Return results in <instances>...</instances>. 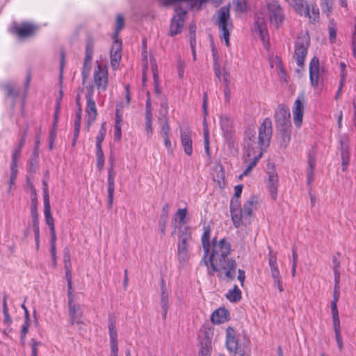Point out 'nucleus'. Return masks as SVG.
Returning a JSON list of instances; mask_svg holds the SVG:
<instances>
[{
    "label": "nucleus",
    "instance_id": "obj_1",
    "mask_svg": "<svg viewBox=\"0 0 356 356\" xmlns=\"http://www.w3.org/2000/svg\"><path fill=\"white\" fill-rule=\"evenodd\" d=\"M210 237L211 229L209 226H204L201 237L204 251L201 263L207 266L209 275H213L218 273L220 277L224 275L227 280H233L236 275V263L229 257L231 252L229 242L225 238L218 241L216 238L210 242Z\"/></svg>",
    "mask_w": 356,
    "mask_h": 356
},
{
    "label": "nucleus",
    "instance_id": "obj_2",
    "mask_svg": "<svg viewBox=\"0 0 356 356\" xmlns=\"http://www.w3.org/2000/svg\"><path fill=\"white\" fill-rule=\"evenodd\" d=\"M272 135V121L268 118H265L259 127L258 141L254 131L248 129L245 131L243 161L247 166L240 175L239 179L247 176L257 165L262 157L264 152L269 146Z\"/></svg>",
    "mask_w": 356,
    "mask_h": 356
},
{
    "label": "nucleus",
    "instance_id": "obj_3",
    "mask_svg": "<svg viewBox=\"0 0 356 356\" xmlns=\"http://www.w3.org/2000/svg\"><path fill=\"white\" fill-rule=\"evenodd\" d=\"M284 19L283 10L277 1H272L267 3L266 8H264L259 13L255 15V21L252 27V31L256 35H257L264 42L268 39L267 31V19L278 28L283 22Z\"/></svg>",
    "mask_w": 356,
    "mask_h": 356
},
{
    "label": "nucleus",
    "instance_id": "obj_4",
    "mask_svg": "<svg viewBox=\"0 0 356 356\" xmlns=\"http://www.w3.org/2000/svg\"><path fill=\"white\" fill-rule=\"evenodd\" d=\"M243 185L234 187V197L230 203V212L232 220L235 227L247 226L250 225L252 211L256 209L257 200L254 197L249 198L241 208L239 197L242 193Z\"/></svg>",
    "mask_w": 356,
    "mask_h": 356
},
{
    "label": "nucleus",
    "instance_id": "obj_5",
    "mask_svg": "<svg viewBox=\"0 0 356 356\" xmlns=\"http://www.w3.org/2000/svg\"><path fill=\"white\" fill-rule=\"evenodd\" d=\"M213 19L220 31V37L224 40L227 47H229V36L233 30V24L230 17V6L221 7L213 16Z\"/></svg>",
    "mask_w": 356,
    "mask_h": 356
},
{
    "label": "nucleus",
    "instance_id": "obj_6",
    "mask_svg": "<svg viewBox=\"0 0 356 356\" xmlns=\"http://www.w3.org/2000/svg\"><path fill=\"white\" fill-rule=\"evenodd\" d=\"M300 15L308 17L314 24L319 19V9L316 3L308 4L305 0H286Z\"/></svg>",
    "mask_w": 356,
    "mask_h": 356
},
{
    "label": "nucleus",
    "instance_id": "obj_7",
    "mask_svg": "<svg viewBox=\"0 0 356 356\" xmlns=\"http://www.w3.org/2000/svg\"><path fill=\"white\" fill-rule=\"evenodd\" d=\"M108 69L106 65L96 62V65L93 72V88L95 87L99 93L104 92L108 86Z\"/></svg>",
    "mask_w": 356,
    "mask_h": 356
},
{
    "label": "nucleus",
    "instance_id": "obj_8",
    "mask_svg": "<svg viewBox=\"0 0 356 356\" xmlns=\"http://www.w3.org/2000/svg\"><path fill=\"white\" fill-rule=\"evenodd\" d=\"M191 235L188 227H184V232L179 236L177 244V259L179 263H185L189 259L188 249Z\"/></svg>",
    "mask_w": 356,
    "mask_h": 356
},
{
    "label": "nucleus",
    "instance_id": "obj_9",
    "mask_svg": "<svg viewBox=\"0 0 356 356\" xmlns=\"http://www.w3.org/2000/svg\"><path fill=\"white\" fill-rule=\"evenodd\" d=\"M309 44V39L307 35L299 37L296 41L293 58L296 64L300 67H302L305 63Z\"/></svg>",
    "mask_w": 356,
    "mask_h": 356
},
{
    "label": "nucleus",
    "instance_id": "obj_10",
    "mask_svg": "<svg viewBox=\"0 0 356 356\" xmlns=\"http://www.w3.org/2000/svg\"><path fill=\"white\" fill-rule=\"evenodd\" d=\"M94 95V90L92 86H90L88 88V91L86 95V124H87V129L88 130L90 126L92 123H93L96 119L97 115V111L96 107V104L93 98Z\"/></svg>",
    "mask_w": 356,
    "mask_h": 356
},
{
    "label": "nucleus",
    "instance_id": "obj_11",
    "mask_svg": "<svg viewBox=\"0 0 356 356\" xmlns=\"http://www.w3.org/2000/svg\"><path fill=\"white\" fill-rule=\"evenodd\" d=\"M186 11L181 8H175V14L172 18L170 25L169 35L175 36L180 33L182 31Z\"/></svg>",
    "mask_w": 356,
    "mask_h": 356
},
{
    "label": "nucleus",
    "instance_id": "obj_12",
    "mask_svg": "<svg viewBox=\"0 0 356 356\" xmlns=\"http://www.w3.org/2000/svg\"><path fill=\"white\" fill-rule=\"evenodd\" d=\"M275 120L280 127H291V114L289 109L284 104H280L275 112Z\"/></svg>",
    "mask_w": 356,
    "mask_h": 356
},
{
    "label": "nucleus",
    "instance_id": "obj_13",
    "mask_svg": "<svg viewBox=\"0 0 356 356\" xmlns=\"http://www.w3.org/2000/svg\"><path fill=\"white\" fill-rule=\"evenodd\" d=\"M38 27L31 23H22L15 25L10 29V32L17 35L19 39H24L32 36Z\"/></svg>",
    "mask_w": 356,
    "mask_h": 356
},
{
    "label": "nucleus",
    "instance_id": "obj_14",
    "mask_svg": "<svg viewBox=\"0 0 356 356\" xmlns=\"http://www.w3.org/2000/svg\"><path fill=\"white\" fill-rule=\"evenodd\" d=\"M305 104V96L303 95H300L296 99L292 108L293 122L297 128H300L302 123Z\"/></svg>",
    "mask_w": 356,
    "mask_h": 356
},
{
    "label": "nucleus",
    "instance_id": "obj_15",
    "mask_svg": "<svg viewBox=\"0 0 356 356\" xmlns=\"http://www.w3.org/2000/svg\"><path fill=\"white\" fill-rule=\"evenodd\" d=\"M168 110V106L167 102H162L161 104V108L159 111V114L162 117H160L159 118V121L161 123V135L162 138H167V136H170V127L168 122V119L167 118Z\"/></svg>",
    "mask_w": 356,
    "mask_h": 356
},
{
    "label": "nucleus",
    "instance_id": "obj_16",
    "mask_svg": "<svg viewBox=\"0 0 356 356\" xmlns=\"http://www.w3.org/2000/svg\"><path fill=\"white\" fill-rule=\"evenodd\" d=\"M226 346L229 351L234 353L236 355H238L240 356L245 355V352H241L238 341L236 337V332L231 327H229L226 330Z\"/></svg>",
    "mask_w": 356,
    "mask_h": 356
},
{
    "label": "nucleus",
    "instance_id": "obj_17",
    "mask_svg": "<svg viewBox=\"0 0 356 356\" xmlns=\"http://www.w3.org/2000/svg\"><path fill=\"white\" fill-rule=\"evenodd\" d=\"M268 174V188L271 194L273 200L277 197V186H278V176L273 165L268 164L267 165Z\"/></svg>",
    "mask_w": 356,
    "mask_h": 356
},
{
    "label": "nucleus",
    "instance_id": "obj_18",
    "mask_svg": "<svg viewBox=\"0 0 356 356\" xmlns=\"http://www.w3.org/2000/svg\"><path fill=\"white\" fill-rule=\"evenodd\" d=\"M181 142L186 154L191 156L193 153L192 131L188 129L180 130Z\"/></svg>",
    "mask_w": 356,
    "mask_h": 356
},
{
    "label": "nucleus",
    "instance_id": "obj_19",
    "mask_svg": "<svg viewBox=\"0 0 356 356\" xmlns=\"http://www.w3.org/2000/svg\"><path fill=\"white\" fill-rule=\"evenodd\" d=\"M321 71L319 69V61L316 57H314L309 63V79L311 85L317 88Z\"/></svg>",
    "mask_w": 356,
    "mask_h": 356
},
{
    "label": "nucleus",
    "instance_id": "obj_20",
    "mask_svg": "<svg viewBox=\"0 0 356 356\" xmlns=\"http://www.w3.org/2000/svg\"><path fill=\"white\" fill-rule=\"evenodd\" d=\"M341 143V159L342 170L346 171L350 162V153L348 149V141L346 136H343L340 139Z\"/></svg>",
    "mask_w": 356,
    "mask_h": 356
},
{
    "label": "nucleus",
    "instance_id": "obj_21",
    "mask_svg": "<svg viewBox=\"0 0 356 356\" xmlns=\"http://www.w3.org/2000/svg\"><path fill=\"white\" fill-rule=\"evenodd\" d=\"M122 44L115 40L111 50V65L113 70H116L120 64L122 58Z\"/></svg>",
    "mask_w": 356,
    "mask_h": 356
},
{
    "label": "nucleus",
    "instance_id": "obj_22",
    "mask_svg": "<svg viewBox=\"0 0 356 356\" xmlns=\"http://www.w3.org/2000/svg\"><path fill=\"white\" fill-rule=\"evenodd\" d=\"M268 265L270 268V273L273 280L282 278V275L279 269L277 256L273 251L269 252Z\"/></svg>",
    "mask_w": 356,
    "mask_h": 356
},
{
    "label": "nucleus",
    "instance_id": "obj_23",
    "mask_svg": "<svg viewBox=\"0 0 356 356\" xmlns=\"http://www.w3.org/2000/svg\"><path fill=\"white\" fill-rule=\"evenodd\" d=\"M186 208L179 209L173 217V221L175 222V227L179 229L181 233L184 232V227H186L184 225L186 222Z\"/></svg>",
    "mask_w": 356,
    "mask_h": 356
},
{
    "label": "nucleus",
    "instance_id": "obj_24",
    "mask_svg": "<svg viewBox=\"0 0 356 356\" xmlns=\"http://www.w3.org/2000/svg\"><path fill=\"white\" fill-rule=\"evenodd\" d=\"M291 127L280 128L277 141L280 147L285 149L291 141Z\"/></svg>",
    "mask_w": 356,
    "mask_h": 356
},
{
    "label": "nucleus",
    "instance_id": "obj_25",
    "mask_svg": "<svg viewBox=\"0 0 356 356\" xmlns=\"http://www.w3.org/2000/svg\"><path fill=\"white\" fill-rule=\"evenodd\" d=\"M115 172L113 168H110L108 171V204L111 207L113 201L115 191Z\"/></svg>",
    "mask_w": 356,
    "mask_h": 356
},
{
    "label": "nucleus",
    "instance_id": "obj_26",
    "mask_svg": "<svg viewBox=\"0 0 356 356\" xmlns=\"http://www.w3.org/2000/svg\"><path fill=\"white\" fill-rule=\"evenodd\" d=\"M108 328L110 338V343H118V334L116 330V320L113 314L108 316Z\"/></svg>",
    "mask_w": 356,
    "mask_h": 356
},
{
    "label": "nucleus",
    "instance_id": "obj_27",
    "mask_svg": "<svg viewBox=\"0 0 356 356\" xmlns=\"http://www.w3.org/2000/svg\"><path fill=\"white\" fill-rule=\"evenodd\" d=\"M69 312L71 316V322L72 324L81 323L82 312L79 305H75L74 302H70Z\"/></svg>",
    "mask_w": 356,
    "mask_h": 356
},
{
    "label": "nucleus",
    "instance_id": "obj_28",
    "mask_svg": "<svg viewBox=\"0 0 356 356\" xmlns=\"http://www.w3.org/2000/svg\"><path fill=\"white\" fill-rule=\"evenodd\" d=\"M160 1L165 6L172 4L176 2L186 1L192 8L200 9L202 7V6L204 3H206L209 0H160Z\"/></svg>",
    "mask_w": 356,
    "mask_h": 356
},
{
    "label": "nucleus",
    "instance_id": "obj_29",
    "mask_svg": "<svg viewBox=\"0 0 356 356\" xmlns=\"http://www.w3.org/2000/svg\"><path fill=\"white\" fill-rule=\"evenodd\" d=\"M228 312L223 308H219L214 311L211 316V321L216 324L224 323L227 319Z\"/></svg>",
    "mask_w": 356,
    "mask_h": 356
},
{
    "label": "nucleus",
    "instance_id": "obj_30",
    "mask_svg": "<svg viewBox=\"0 0 356 356\" xmlns=\"http://www.w3.org/2000/svg\"><path fill=\"white\" fill-rule=\"evenodd\" d=\"M31 198V213L33 223H39L38 214V210H37L38 201H37L36 192L34 188L32 189Z\"/></svg>",
    "mask_w": 356,
    "mask_h": 356
},
{
    "label": "nucleus",
    "instance_id": "obj_31",
    "mask_svg": "<svg viewBox=\"0 0 356 356\" xmlns=\"http://www.w3.org/2000/svg\"><path fill=\"white\" fill-rule=\"evenodd\" d=\"M269 63L270 67L274 68L279 73V75L281 77L285 74L281 58L279 56H276L270 57Z\"/></svg>",
    "mask_w": 356,
    "mask_h": 356
},
{
    "label": "nucleus",
    "instance_id": "obj_32",
    "mask_svg": "<svg viewBox=\"0 0 356 356\" xmlns=\"http://www.w3.org/2000/svg\"><path fill=\"white\" fill-rule=\"evenodd\" d=\"M204 147L207 156H210L209 131L206 118L203 120Z\"/></svg>",
    "mask_w": 356,
    "mask_h": 356
},
{
    "label": "nucleus",
    "instance_id": "obj_33",
    "mask_svg": "<svg viewBox=\"0 0 356 356\" xmlns=\"http://www.w3.org/2000/svg\"><path fill=\"white\" fill-rule=\"evenodd\" d=\"M226 298L232 302H236L241 300V291L237 285H234L232 289L228 291Z\"/></svg>",
    "mask_w": 356,
    "mask_h": 356
},
{
    "label": "nucleus",
    "instance_id": "obj_34",
    "mask_svg": "<svg viewBox=\"0 0 356 356\" xmlns=\"http://www.w3.org/2000/svg\"><path fill=\"white\" fill-rule=\"evenodd\" d=\"M211 341L207 339L201 342V348L199 352V356H211Z\"/></svg>",
    "mask_w": 356,
    "mask_h": 356
},
{
    "label": "nucleus",
    "instance_id": "obj_35",
    "mask_svg": "<svg viewBox=\"0 0 356 356\" xmlns=\"http://www.w3.org/2000/svg\"><path fill=\"white\" fill-rule=\"evenodd\" d=\"M152 70L153 74V78H154V88H155V92L156 95H159L161 93V90L159 86V76H158V72H157V66L155 63V60H152Z\"/></svg>",
    "mask_w": 356,
    "mask_h": 356
},
{
    "label": "nucleus",
    "instance_id": "obj_36",
    "mask_svg": "<svg viewBox=\"0 0 356 356\" xmlns=\"http://www.w3.org/2000/svg\"><path fill=\"white\" fill-rule=\"evenodd\" d=\"M44 216L46 224L49 226L50 231L55 229L54 220L51 213V209H44Z\"/></svg>",
    "mask_w": 356,
    "mask_h": 356
},
{
    "label": "nucleus",
    "instance_id": "obj_37",
    "mask_svg": "<svg viewBox=\"0 0 356 356\" xmlns=\"http://www.w3.org/2000/svg\"><path fill=\"white\" fill-rule=\"evenodd\" d=\"M97 166L99 170L104 165V155L102 147H96Z\"/></svg>",
    "mask_w": 356,
    "mask_h": 356
},
{
    "label": "nucleus",
    "instance_id": "obj_38",
    "mask_svg": "<svg viewBox=\"0 0 356 356\" xmlns=\"http://www.w3.org/2000/svg\"><path fill=\"white\" fill-rule=\"evenodd\" d=\"M106 133V130L103 124L98 132L97 137H96V147H102V143L104 140Z\"/></svg>",
    "mask_w": 356,
    "mask_h": 356
},
{
    "label": "nucleus",
    "instance_id": "obj_39",
    "mask_svg": "<svg viewBox=\"0 0 356 356\" xmlns=\"http://www.w3.org/2000/svg\"><path fill=\"white\" fill-rule=\"evenodd\" d=\"M152 113H145V131H147L148 137L152 133Z\"/></svg>",
    "mask_w": 356,
    "mask_h": 356
},
{
    "label": "nucleus",
    "instance_id": "obj_40",
    "mask_svg": "<svg viewBox=\"0 0 356 356\" xmlns=\"http://www.w3.org/2000/svg\"><path fill=\"white\" fill-rule=\"evenodd\" d=\"M161 306L163 310L168 309L169 308V296L167 292L165 291L164 287L161 288Z\"/></svg>",
    "mask_w": 356,
    "mask_h": 356
},
{
    "label": "nucleus",
    "instance_id": "obj_41",
    "mask_svg": "<svg viewBox=\"0 0 356 356\" xmlns=\"http://www.w3.org/2000/svg\"><path fill=\"white\" fill-rule=\"evenodd\" d=\"M232 125V120L227 116L220 118V126L224 131L229 132Z\"/></svg>",
    "mask_w": 356,
    "mask_h": 356
},
{
    "label": "nucleus",
    "instance_id": "obj_42",
    "mask_svg": "<svg viewBox=\"0 0 356 356\" xmlns=\"http://www.w3.org/2000/svg\"><path fill=\"white\" fill-rule=\"evenodd\" d=\"M17 167L10 166V176L9 180L8 193H11L12 187L15 184V181L17 175Z\"/></svg>",
    "mask_w": 356,
    "mask_h": 356
},
{
    "label": "nucleus",
    "instance_id": "obj_43",
    "mask_svg": "<svg viewBox=\"0 0 356 356\" xmlns=\"http://www.w3.org/2000/svg\"><path fill=\"white\" fill-rule=\"evenodd\" d=\"M213 58H214L213 70L215 72V76L219 81H220L222 79V74H221L220 63H218V58L214 54H213Z\"/></svg>",
    "mask_w": 356,
    "mask_h": 356
},
{
    "label": "nucleus",
    "instance_id": "obj_44",
    "mask_svg": "<svg viewBox=\"0 0 356 356\" xmlns=\"http://www.w3.org/2000/svg\"><path fill=\"white\" fill-rule=\"evenodd\" d=\"M29 325H30V320H24V322L22 325L20 339L22 341V343H24L26 335L29 331Z\"/></svg>",
    "mask_w": 356,
    "mask_h": 356
},
{
    "label": "nucleus",
    "instance_id": "obj_45",
    "mask_svg": "<svg viewBox=\"0 0 356 356\" xmlns=\"http://www.w3.org/2000/svg\"><path fill=\"white\" fill-rule=\"evenodd\" d=\"M20 147H16L13 152L12 155V161H11V167H17V161L21 155Z\"/></svg>",
    "mask_w": 356,
    "mask_h": 356
},
{
    "label": "nucleus",
    "instance_id": "obj_46",
    "mask_svg": "<svg viewBox=\"0 0 356 356\" xmlns=\"http://www.w3.org/2000/svg\"><path fill=\"white\" fill-rule=\"evenodd\" d=\"M5 91L7 94V95L12 97H17L19 94V90L15 88L14 86L11 85H7L5 86Z\"/></svg>",
    "mask_w": 356,
    "mask_h": 356
},
{
    "label": "nucleus",
    "instance_id": "obj_47",
    "mask_svg": "<svg viewBox=\"0 0 356 356\" xmlns=\"http://www.w3.org/2000/svg\"><path fill=\"white\" fill-rule=\"evenodd\" d=\"M76 104L78 106V111H76V113L75 114L74 124L81 125L82 110H81V104L79 103V99H76Z\"/></svg>",
    "mask_w": 356,
    "mask_h": 356
},
{
    "label": "nucleus",
    "instance_id": "obj_48",
    "mask_svg": "<svg viewBox=\"0 0 356 356\" xmlns=\"http://www.w3.org/2000/svg\"><path fill=\"white\" fill-rule=\"evenodd\" d=\"M124 26V18L122 15H118L116 17V25H115V34L118 35V33L122 30Z\"/></svg>",
    "mask_w": 356,
    "mask_h": 356
},
{
    "label": "nucleus",
    "instance_id": "obj_49",
    "mask_svg": "<svg viewBox=\"0 0 356 356\" xmlns=\"http://www.w3.org/2000/svg\"><path fill=\"white\" fill-rule=\"evenodd\" d=\"M33 232L35 234V245L36 248H39L40 245V228H39V223H33Z\"/></svg>",
    "mask_w": 356,
    "mask_h": 356
},
{
    "label": "nucleus",
    "instance_id": "obj_50",
    "mask_svg": "<svg viewBox=\"0 0 356 356\" xmlns=\"http://www.w3.org/2000/svg\"><path fill=\"white\" fill-rule=\"evenodd\" d=\"M329 31V40L330 42L333 44L336 41L337 38V29L334 26H330L328 28Z\"/></svg>",
    "mask_w": 356,
    "mask_h": 356
},
{
    "label": "nucleus",
    "instance_id": "obj_51",
    "mask_svg": "<svg viewBox=\"0 0 356 356\" xmlns=\"http://www.w3.org/2000/svg\"><path fill=\"white\" fill-rule=\"evenodd\" d=\"M234 3L237 11L243 12L246 10L247 3L245 0H234Z\"/></svg>",
    "mask_w": 356,
    "mask_h": 356
},
{
    "label": "nucleus",
    "instance_id": "obj_52",
    "mask_svg": "<svg viewBox=\"0 0 356 356\" xmlns=\"http://www.w3.org/2000/svg\"><path fill=\"white\" fill-rule=\"evenodd\" d=\"M333 328L335 332H341L340 320L339 314L332 315Z\"/></svg>",
    "mask_w": 356,
    "mask_h": 356
},
{
    "label": "nucleus",
    "instance_id": "obj_53",
    "mask_svg": "<svg viewBox=\"0 0 356 356\" xmlns=\"http://www.w3.org/2000/svg\"><path fill=\"white\" fill-rule=\"evenodd\" d=\"M64 266L65 269H71L70 254L67 249L64 251Z\"/></svg>",
    "mask_w": 356,
    "mask_h": 356
},
{
    "label": "nucleus",
    "instance_id": "obj_54",
    "mask_svg": "<svg viewBox=\"0 0 356 356\" xmlns=\"http://www.w3.org/2000/svg\"><path fill=\"white\" fill-rule=\"evenodd\" d=\"M45 187L44 188L43 193H44V209H51L50 207V203H49V193H48V188L47 187L46 184L44 183Z\"/></svg>",
    "mask_w": 356,
    "mask_h": 356
},
{
    "label": "nucleus",
    "instance_id": "obj_55",
    "mask_svg": "<svg viewBox=\"0 0 356 356\" xmlns=\"http://www.w3.org/2000/svg\"><path fill=\"white\" fill-rule=\"evenodd\" d=\"M177 72L179 77L182 79L184 76L185 63L181 60H179L177 62Z\"/></svg>",
    "mask_w": 356,
    "mask_h": 356
},
{
    "label": "nucleus",
    "instance_id": "obj_56",
    "mask_svg": "<svg viewBox=\"0 0 356 356\" xmlns=\"http://www.w3.org/2000/svg\"><path fill=\"white\" fill-rule=\"evenodd\" d=\"M90 63H83V70H82V78L83 81L84 82L86 79L88 78L90 71Z\"/></svg>",
    "mask_w": 356,
    "mask_h": 356
},
{
    "label": "nucleus",
    "instance_id": "obj_57",
    "mask_svg": "<svg viewBox=\"0 0 356 356\" xmlns=\"http://www.w3.org/2000/svg\"><path fill=\"white\" fill-rule=\"evenodd\" d=\"M122 115L118 109L115 111V120L114 127H122Z\"/></svg>",
    "mask_w": 356,
    "mask_h": 356
},
{
    "label": "nucleus",
    "instance_id": "obj_58",
    "mask_svg": "<svg viewBox=\"0 0 356 356\" xmlns=\"http://www.w3.org/2000/svg\"><path fill=\"white\" fill-rule=\"evenodd\" d=\"M164 140V145L165 148L167 149L168 153L169 154H173V148L172 146V143L170 139V136H167V138H163Z\"/></svg>",
    "mask_w": 356,
    "mask_h": 356
},
{
    "label": "nucleus",
    "instance_id": "obj_59",
    "mask_svg": "<svg viewBox=\"0 0 356 356\" xmlns=\"http://www.w3.org/2000/svg\"><path fill=\"white\" fill-rule=\"evenodd\" d=\"M273 281L274 286H276L280 292H282L284 289L282 277L276 280H273Z\"/></svg>",
    "mask_w": 356,
    "mask_h": 356
},
{
    "label": "nucleus",
    "instance_id": "obj_60",
    "mask_svg": "<svg viewBox=\"0 0 356 356\" xmlns=\"http://www.w3.org/2000/svg\"><path fill=\"white\" fill-rule=\"evenodd\" d=\"M3 323L5 325H9L12 323V318L8 313V310H3Z\"/></svg>",
    "mask_w": 356,
    "mask_h": 356
},
{
    "label": "nucleus",
    "instance_id": "obj_61",
    "mask_svg": "<svg viewBox=\"0 0 356 356\" xmlns=\"http://www.w3.org/2000/svg\"><path fill=\"white\" fill-rule=\"evenodd\" d=\"M122 136V127H114V140L118 141Z\"/></svg>",
    "mask_w": 356,
    "mask_h": 356
},
{
    "label": "nucleus",
    "instance_id": "obj_62",
    "mask_svg": "<svg viewBox=\"0 0 356 356\" xmlns=\"http://www.w3.org/2000/svg\"><path fill=\"white\" fill-rule=\"evenodd\" d=\"M110 356H118V343H110Z\"/></svg>",
    "mask_w": 356,
    "mask_h": 356
},
{
    "label": "nucleus",
    "instance_id": "obj_63",
    "mask_svg": "<svg viewBox=\"0 0 356 356\" xmlns=\"http://www.w3.org/2000/svg\"><path fill=\"white\" fill-rule=\"evenodd\" d=\"M335 338H336L338 348L340 350H341L343 349V341H342L341 332H335Z\"/></svg>",
    "mask_w": 356,
    "mask_h": 356
},
{
    "label": "nucleus",
    "instance_id": "obj_64",
    "mask_svg": "<svg viewBox=\"0 0 356 356\" xmlns=\"http://www.w3.org/2000/svg\"><path fill=\"white\" fill-rule=\"evenodd\" d=\"M94 51V44L91 40H88L87 41L86 47V53L93 54Z\"/></svg>",
    "mask_w": 356,
    "mask_h": 356
}]
</instances>
